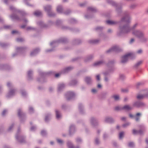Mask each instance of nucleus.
I'll return each instance as SVG.
<instances>
[{
	"mask_svg": "<svg viewBox=\"0 0 148 148\" xmlns=\"http://www.w3.org/2000/svg\"><path fill=\"white\" fill-rule=\"evenodd\" d=\"M105 63V61L103 60H101L95 62L92 65L95 67H97L103 65Z\"/></svg>",
	"mask_w": 148,
	"mask_h": 148,
	"instance_id": "nucleus-19",
	"label": "nucleus"
},
{
	"mask_svg": "<svg viewBox=\"0 0 148 148\" xmlns=\"http://www.w3.org/2000/svg\"><path fill=\"white\" fill-rule=\"evenodd\" d=\"M51 72H44L42 71H40L39 74L40 76V78H38L37 81L41 83H43L45 82L44 81V77L51 74Z\"/></svg>",
	"mask_w": 148,
	"mask_h": 148,
	"instance_id": "nucleus-10",
	"label": "nucleus"
},
{
	"mask_svg": "<svg viewBox=\"0 0 148 148\" xmlns=\"http://www.w3.org/2000/svg\"><path fill=\"white\" fill-rule=\"evenodd\" d=\"M134 146V144L132 142H130L128 144V146L130 147H132Z\"/></svg>",
	"mask_w": 148,
	"mask_h": 148,
	"instance_id": "nucleus-63",
	"label": "nucleus"
},
{
	"mask_svg": "<svg viewBox=\"0 0 148 148\" xmlns=\"http://www.w3.org/2000/svg\"><path fill=\"white\" fill-rule=\"evenodd\" d=\"M36 29L33 27L31 26H29L26 28V29L27 30H35Z\"/></svg>",
	"mask_w": 148,
	"mask_h": 148,
	"instance_id": "nucleus-53",
	"label": "nucleus"
},
{
	"mask_svg": "<svg viewBox=\"0 0 148 148\" xmlns=\"http://www.w3.org/2000/svg\"><path fill=\"white\" fill-rule=\"evenodd\" d=\"M78 83V82L76 80H73L71 81L69 83L70 86H75Z\"/></svg>",
	"mask_w": 148,
	"mask_h": 148,
	"instance_id": "nucleus-32",
	"label": "nucleus"
},
{
	"mask_svg": "<svg viewBox=\"0 0 148 148\" xmlns=\"http://www.w3.org/2000/svg\"><path fill=\"white\" fill-rule=\"evenodd\" d=\"M47 14L50 17L54 16L56 15V14L55 13L52 12V11H49V10H47Z\"/></svg>",
	"mask_w": 148,
	"mask_h": 148,
	"instance_id": "nucleus-40",
	"label": "nucleus"
},
{
	"mask_svg": "<svg viewBox=\"0 0 148 148\" xmlns=\"http://www.w3.org/2000/svg\"><path fill=\"white\" fill-rule=\"evenodd\" d=\"M33 71L32 70H29L27 72V76L29 79H31L32 78Z\"/></svg>",
	"mask_w": 148,
	"mask_h": 148,
	"instance_id": "nucleus-36",
	"label": "nucleus"
},
{
	"mask_svg": "<svg viewBox=\"0 0 148 148\" xmlns=\"http://www.w3.org/2000/svg\"><path fill=\"white\" fill-rule=\"evenodd\" d=\"M100 41L99 40L94 39L90 40V43H92L95 44H97Z\"/></svg>",
	"mask_w": 148,
	"mask_h": 148,
	"instance_id": "nucleus-45",
	"label": "nucleus"
},
{
	"mask_svg": "<svg viewBox=\"0 0 148 148\" xmlns=\"http://www.w3.org/2000/svg\"><path fill=\"white\" fill-rule=\"evenodd\" d=\"M115 62V61L114 60H111L109 61L108 64H107V66L108 67L110 66V65L113 64Z\"/></svg>",
	"mask_w": 148,
	"mask_h": 148,
	"instance_id": "nucleus-50",
	"label": "nucleus"
},
{
	"mask_svg": "<svg viewBox=\"0 0 148 148\" xmlns=\"http://www.w3.org/2000/svg\"><path fill=\"white\" fill-rule=\"evenodd\" d=\"M132 133L134 135L138 133L142 134L143 133V132L141 130L138 131L135 129H133L132 131Z\"/></svg>",
	"mask_w": 148,
	"mask_h": 148,
	"instance_id": "nucleus-39",
	"label": "nucleus"
},
{
	"mask_svg": "<svg viewBox=\"0 0 148 148\" xmlns=\"http://www.w3.org/2000/svg\"><path fill=\"white\" fill-rule=\"evenodd\" d=\"M11 11L13 13L11 15V18L13 20L16 21H20L21 19L17 15L16 13L19 12L18 10H17L13 6H10V11Z\"/></svg>",
	"mask_w": 148,
	"mask_h": 148,
	"instance_id": "nucleus-4",
	"label": "nucleus"
},
{
	"mask_svg": "<svg viewBox=\"0 0 148 148\" xmlns=\"http://www.w3.org/2000/svg\"><path fill=\"white\" fill-rule=\"evenodd\" d=\"M16 93V90L10 84V98L14 96Z\"/></svg>",
	"mask_w": 148,
	"mask_h": 148,
	"instance_id": "nucleus-18",
	"label": "nucleus"
},
{
	"mask_svg": "<svg viewBox=\"0 0 148 148\" xmlns=\"http://www.w3.org/2000/svg\"><path fill=\"white\" fill-rule=\"evenodd\" d=\"M142 63V61H139L136 63L134 66V67L135 68H137Z\"/></svg>",
	"mask_w": 148,
	"mask_h": 148,
	"instance_id": "nucleus-41",
	"label": "nucleus"
},
{
	"mask_svg": "<svg viewBox=\"0 0 148 148\" xmlns=\"http://www.w3.org/2000/svg\"><path fill=\"white\" fill-rule=\"evenodd\" d=\"M130 123L129 122H127L126 123L123 124L122 126L124 128L130 126Z\"/></svg>",
	"mask_w": 148,
	"mask_h": 148,
	"instance_id": "nucleus-52",
	"label": "nucleus"
},
{
	"mask_svg": "<svg viewBox=\"0 0 148 148\" xmlns=\"http://www.w3.org/2000/svg\"><path fill=\"white\" fill-rule=\"evenodd\" d=\"M105 121L107 123H111L114 122V120L111 118L106 117L105 119Z\"/></svg>",
	"mask_w": 148,
	"mask_h": 148,
	"instance_id": "nucleus-34",
	"label": "nucleus"
},
{
	"mask_svg": "<svg viewBox=\"0 0 148 148\" xmlns=\"http://www.w3.org/2000/svg\"><path fill=\"white\" fill-rule=\"evenodd\" d=\"M37 25L40 27L47 28V26L42 21H39L37 22Z\"/></svg>",
	"mask_w": 148,
	"mask_h": 148,
	"instance_id": "nucleus-23",
	"label": "nucleus"
},
{
	"mask_svg": "<svg viewBox=\"0 0 148 148\" xmlns=\"http://www.w3.org/2000/svg\"><path fill=\"white\" fill-rule=\"evenodd\" d=\"M54 24V23L51 21H48V24L47 25V27H48L53 25Z\"/></svg>",
	"mask_w": 148,
	"mask_h": 148,
	"instance_id": "nucleus-56",
	"label": "nucleus"
},
{
	"mask_svg": "<svg viewBox=\"0 0 148 148\" xmlns=\"http://www.w3.org/2000/svg\"><path fill=\"white\" fill-rule=\"evenodd\" d=\"M20 132V128H18V129L17 133L16 135V138L18 142L20 143H23L25 141V137L24 136L21 135Z\"/></svg>",
	"mask_w": 148,
	"mask_h": 148,
	"instance_id": "nucleus-7",
	"label": "nucleus"
},
{
	"mask_svg": "<svg viewBox=\"0 0 148 148\" xmlns=\"http://www.w3.org/2000/svg\"><path fill=\"white\" fill-rule=\"evenodd\" d=\"M87 10L88 12H96L97 11V10L96 8L92 7H88L87 8Z\"/></svg>",
	"mask_w": 148,
	"mask_h": 148,
	"instance_id": "nucleus-31",
	"label": "nucleus"
},
{
	"mask_svg": "<svg viewBox=\"0 0 148 148\" xmlns=\"http://www.w3.org/2000/svg\"><path fill=\"white\" fill-rule=\"evenodd\" d=\"M139 39L140 41L142 42H147L148 40V38L147 37H145L144 36L140 38Z\"/></svg>",
	"mask_w": 148,
	"mask_h": 148,
	"instance_id": "nucleus-35",
	"label": "nucleus"
},
{
	"mask_svg": "<svg viewBox=\"0 0 148 148\" xmlns=\"http://www.w3.org/2000/svg\"><path fill=\"white\" fill-rule=\"evenodd\" d=\"M114 71V69L112 67H111L108 70L105 71L103 73L104 76H110V74L112 73Z\"/></svg>",
	"mask_w": 148,
	"mask_h": 148,
	"instance_id": "nucleus-16",
	"label": "nucleus"
},
{
	"mask_svg": "<svg viewBox=\"0 0 148 148\" xmlns=\"http://www.w3.org/2000/svg\"><path fill=\"white\" fill-rule=\"evenodd\" d=\"M56 118L59 120L62 117V115L60 112H56Z\"/></svg>",
	"mask_w": 148,
	"mask_h": 148,
	"instance_id": "nucleus-33",
	"label": "nucleus"
},
{
	"mask_svg": "<svg viewBox=\"0 0 148 148\" xmlns=\"http://www.w3.org/2000/svg\"><path fill=\"white\" fill-rule=\"evenodd\" d=\"M65 87V85L63 83H60L58 84V91H60L63 90Z\"/></svg>",
	"mask_w": 148,
	"mask_h": 148,
	"instance_id": "nucleus-27",
	"label": "nucleus"
},
{
	"mask_svg": "<svg viewBox=\"0 0 148 148\" xmlns=\"http://www.w3.org/2000/svg\"><path fill=\"white\" fill-rule=\"evenodd\" d=\"M56 140L58 143L60 145H62L64 143V141L61 139H57Z\"/></svg>",
	"mask_w": 148,
	"mask_h": 148,
	"instance_id": "nucleus-51",
	"label": "nucleus"
},
{
	"mask_svg": "<svg viewBox=\"0 0 148 148\" xmlns=\"http://www.w3.org/2000/svg\"><path fill=\"white\" fill-rule=\"evenodd\" d=\"M44 9L45 11L47 13V10H49V11H51V6L50 5H46L44 7Z\"/></svg>",
	"mask_w": 148,
	"mask_h": 148,
	"instance_id": "nucleus-38",
	"label": "nucleus"
},
{
	"mask_svg": "<svg viewBox=\"0 0 148 148\" xmlns=\"http://www.w3.org/2000/svg\"><path fill=\"white\" fill-rule=\"evenodd\" d=\"M103 29V27H102L98 26L95 28V30L97 31H101Z\"/></svg>",
	"mask_w": 148,
	"mask_h": 148,
	"instance_id": "nucleus-54",
	"label": "nucleus"
},
{
	"mask_svg": "<svg viewBox=\"0 0 148 148\" xmlns=\"http://www.w3.org/2000/svg\"><path fill=\"white\" fill-rule=\"evenodd\" d=\"M27 49L26 47H17L16 48V52L12 55L13 57L16 56L17 55H22L25 52Z\"/></svg>",
	"mask_w": 148,
	"mask_h": 148,
	"instance_id": "nucleus-3",
	"label": "nucleus"
},
{
	"mask_svg": "<svg viewBox=\"0 0 148 148\" xmlns=\"http://www.w3.org/2000/svg\"><path fill=\"white\" fill-rule=\"evenodd\" d=\"M78 107L80 111H82L84 110V106L82 103H79Z\"/></svg>",
	"mask_w": 148,
	"mask_h": 148,
	"instance_id": "nucleus-42",
	"label": "nucleus"
},
{
	"mask_svg": "<svg viewBox=\"0 0 148 148\" xmlns=\"http://www.w3.org/2000/svg\"><path fill=\"white\" fill-rule=\"evenodd\" d=\"M68 41L67 39L65 38H61L58 40H54L51 42L50 45L51 46H55L59 43H65Z\"/></svg>",
	"mask_w": 148,
	"mask_h": 148,
	"instance_id": "nucleus-5",
	"label": "nucleus"
},
{
	"mask_svg": "<svg viewBox=\"0 0 148 148\" xmlns=\"http://www.w3.org/2000/svg\"><path fill=\"white\" fill-rule=\"evenodd\" d=\"M110 76H104V80L106 82H108Z\"/></svg>",
	"mask_w": 148,
	"mask_h": 148,
	"instance_id": "nucleus-57",
	"label": "nucleus"
},
{
	"mask_svg": "<svg viewBox=\"0 0 148 148\" xmlns=\"http://www.w3.org/2000/svg\"><path fill=\"white\" fill-rule=\"evenodd\" d=\"M114 110H123V106H117L115 107Z\"/></svg>",
	"mask_w": 148,
	"mask_h": 148,
	"instance_id": "nucleus-47",
	"label": "nucleus"
},
{
	"mask_svg": "<svg viewBox=\"0 0 148 148\" xmlns=\"http://www.w3.org/2000/svg\"><path fill=\"white\" fill-rule=\"evenodd\" d=\"M41 134L42 136H44L47 134V132L46 131L42 130L41 132Z\"/></svg>",
	"mask_w": 148,
	"mask_h": 148,
	"instance_id": "nucleus-64",
	"label": "nucleus"
},
{
	"mask_svg": "<svg viewBox=\"0 0 148 148\" xmlns=\"http://www.w3.org/2000/svg\"><path fill=\"white\" fill-rule=\"evenodd\" d=\"M61 108L62 110H65L67 108V106L65 104H63L61 106Z\"/></svg>",
	"mask_w": 148,
	"mask_h": 148,
	"instance_id": "nucleus-60",
	"label": "nucleus"
},
{
	"mask_svg": "<svg viewBox=\"0 0 148 148\" xmlns=\"http://www.w3.org/2000/svg\"><path fill=\"white\" fill-rule=\"evenodd\" d=\"M90 122L92 125L93 127H95L98 125V120L94 117L91 118Z\"/></svg>",
	"mask_w": 148,
	"mask_h": 148,
	"instance_id": "nucleus-20",
	"label": "nucleus"
},
{
	"mask_svg": "<svg viewBox=\"0 0 148 148\" xmlns=\"http://www.w3.org/2000/svg\"><path fill=\"white\" fill-rule=\"evenodd\" d=\"M112 98L114 99L115 101H118L119 100L120 97L118 95H114L112 96Z\"/></svg>",
	"mask_w": 148,
	"mask_h": 148,
	"instance_id": "nucleus-37",
	"label": "nucleus"
},
{
	"mask_svg": "<svg viewBox=\"0 0 148 148\" xmlns=\"http://www.w3.org/2000/svg\"><path fill=\"white\" fill-rule=\"evenodd\" d=\"M122 13L124 15V16L122 18L120 21L119 22V23H120L119 26L121 25H122L121 24L123 22H125L126 23H129L131 19L127 12H123ZM106 23L110 25H114L118 23L119 22L115 21L108 20L106 21Z\"/></svg>",
	"mask_w": 148,
	"mask_h": 148,
	"instance_id": "nucleus-2",
	"label": "nucleus"
},
{
	"mask_svg": "<svg viewBox=\"0 0 148 148\" xmlns=\"http://www.w3.org/2000/svg\"><path fill=\"white\" fill-rule=\"evenodd\" d=\"M40 51V49L39 48H36L31 52L30 54V56H35Z\"/></svg>",
	"mask_w": 148,
	"mask_h": 148,
	"instance_id": "nucleus-29",
	"label": "nucleus"
},
{
	"mask_svg": "<svg viewBox=\"0 0 148 148\" xmlns=\"http://www.w3.org/2000/svg\"><path fill=\"white\" fill-rule=\"evenodd\" d=\"M75 93L74 92L69 91L65 93V97L66 100L70 101L73 99L75 97Z\"/></svg>",
	"mask_w": 148,
	"mask_h": 148,
	"instance_id": "nucleus-6",
	"label": "nucleus"
},
{
	"mask_svg": "<svg viewBox=\"0 0 148 148\" xmlns=\"http://www.w3.org/2000/svg\"><path fill=\"white\" fill-rule=\"evenodd\" d=\"M34 14L36 16H40L42 15V12L40 11L37 10L34 12Z\"/></svg>",
	"mask_w": 148,
	"mask_h": 148,
	"instance_id": "nucleus-43",
	"label": "nucleus"
},
{
	"mask_svg": "<svg viewBox=\"0 0 148 148\" xmlns=\"http://www.w3.org/2000/svg\"><path fill=\"white\" fill-rule=\"evenodd\" d=\"M62 28L64 30H71V29L67 26H66L63 25L62 26Z\"/></svg>",
	"mask_w": 148,
	"mask_h": 148,
	"instance_id": "nucleus-55",
	"label": "nucleus"
},
{
	"mask_svg": "<svg viewBox=\"0 0 148 148\" xmlns=\"http://www.w3.org/2000/svg\"><path fill=\"white\" fill-rule=\"evenodd\" d=\"M18 116L20 119L21 122H22L23 119H25V115L23 113V112H18Z\"/></svg>",
	"mask_w": 148,
	"mask_h": 148,
	"instance_id": "nucleus-26",
	"label": "nucleus"
},
{
	"mask_svg": "<svg viewBox=\"0 0 148 148\" xmlns=\"http://www.w3.org/2000/svg\"><path fill=\"white\" fill-rule=\"evenodd\" d=\"M138 25V23H136L134 24L131 27H130L128 24H125L123 25H120L119 26V31L117 33V35L121 36L123 34H127L130 32L131 31L135 30V29Z\"/></svg>",
	"mask_w": 148,
	"mask_h": 148,
	"instance_id": "nucleus-1",
	"label": "nucleus"
},
{
	"mask_svg": "<svg viewBox=\"0 0 148 148\" xmlns=\"http://www.w3.org/2000/svg\"><path fill=\"white\" fill-rule=\"evenodd\" d=\"M93 58V55L92 54L88 55L85 58L84 61L86 62H88L92 60Z\"/></svg>",
	"mask_w": 148,
	"mask_h": 148,
	"instance_id": "nucleus-24",
	"label": "nucleus"
},
{
	"mask_svg": "<svg viewBox=\"0 0 148 148\" xmlns=\"http://www.w3.org/2000/svg\"><path fill=\"white\" fill-rule=\"evenodd\" d=\"M133 106L136 107L137 108H140L144 106H145V104L143 102L136 101L133 103Z\"/></svg>",
	"mask_w": 148,
	"mask_h": 148,
	"instance_id": "nucleus-17",
	"label": "nucleus"
},
{
	"mask_svg": "<svg viewBox=\"0 0 148 148\" xmlns=\"http://www.w3.org/2000/svg\"><path fill=\"white\" fill-rule=\"evenodd\" d=\"M21 93L22 95L23 96H25L27 95V93L24 90H21Z\"/></svg>",
	"mask_w": 148,
	"mask_h": 148,
	"instance_id": "nucleus-62",
	"label": "nucleus"
},
{
	"mask_svg": "<svg viewBox=\"0 0 148 148\" xmlns=\"http://www.w3.org/2000/svg\"><path fill=\"white\" fill-rule=\"evenodd\" d=\"M16 40L18 42H22L24 40V39L21 38H19L16 39Z\"/></svg>",
	"mask_w": 148,
	"mask_h": 148,
	"instance_id": "nucleus-58",
	"label": "nucleus"
},
{
	"mask_svg": "<svg viewBox=\"0 0 148 148\" xmlns=\"http://www.w3.org/2000/svg\"><path fill=\"white\" fill-rule=\"evenodd\" d=\"M133 55L132 53H128L122 57L121 58V62L122 64L127 63L128 60V58Z\"/></svg>",
	"mask_w": 148,
	"mask_h": 148,
	"instance_id": "nucleus-13",
	"label": "nucleus"
},
{
	"mask_svg": "<svg viewBox=\"0 0 148 148\" xmlns=\"http://www.w3.org/2000/svg\"><path fill=\"white\" fill-rule=\"evenodd\" d=\"M40 51V49L39 48H36L31 52L30 54V56H35Z\"/></svg>",
	"mask_w": 148,
	"mask_h": 148,
	"instance_id": "nucleus-28",
	"label": "nucleus"
},
{
	"mask_svg": "<svg viewBox=\"0 0 148 148\" xmlns=\"http://www.w3.org/2000/svg\"><path fill=\"white\" fill-rule=\"evenodd\" d=\"M76 140L77 143H81L82 141L81 138L79 137L77 138L76 139Z\"/></svg>",
	"mask_w": 148,
	"mask_h": 148,
	"instance_id": "nucleus-61",
	"label": "nucleus"
},
{
	"mask_svg": "<svg viewBox=\"0 0 148 148\" xmlns=\"http://www.w3.org/2000/svg\"><path fill=\"white\" fill-rule=\"evenodd\" d=\"M67 144L69 148H79L78 146L74 147L72 142L69 141H67Z\"/></svg>",
	"mask_w": 148,
	"mask_h": 148,
	"instance_id": "nucleus-30",
	"label": "nucleus"
},
{
	"mask_svg": "<svg viewBox=\"0 0 148 148\" xmlns=\"http://www.w3.org/2000/svg\"><path fill=\"white\" fill-rule=\"evenodd\" d=\"M73 42L75 44H79L82 42V41L79 39H76L73 40Z\"/></svg>",
	"mask_w": 148,
	"mask_h": 148,
	"instance_id": "nucleus-46",
	"label": "nucleus"
},
{
	"mask_svg": "<svg viewBox=\"0 0 148 148\" xmlns=\"http://www.w3.org/2000/svg\"><path fill=\"white\" fill-rule=\"evenodd\" d=\"M51 118V116L50 114H48L46 115L45 120L46 122H48Z\"/></svg>",
	"mask_w": 148,
	"mask_h": 148,
	"instance_id": "nucleus-48",
	"label": "nucleus"
},
{
	"mask_svg": "<svg viewBox=\"0 0 148 148\" xmlns=\"http://www.w3.org/2000/svg\"><path fill=\"white\" fill-rule=\"evenodd\" d=\"M143 94H138L137 95L136 98L138 100L143 99L145 97H148V89H146L142 91Z\"/></svg>",
	"mask_w": 148,
	"mask_h": 148,
	"instance_id": "nucleus-8",
	"label": "nucleus"
},
{
	"mask_svg": "<svg viewBox=\"0 0 148 148\" xmlns=\"http://www.w3.org/2000/svg\"><path fill=\"white\" fill-rule=\"evenodd\" d=\"M100 38L103 39H104L106 38L105 35L103 33H102L99 35Z\"/></svg>",
	"mask_w": 148,
	"mask_h": 148,
	"instance_id": "nucleus-59",
	"label": "nucleus"
},
{
	"mask_svg": "<svg viewBox=\"0 0 148 148\" xmlns=\"http://www.w3.org/2000/svg\"><path fill=\"white\" fill-rule=\"evenodd\" d=\"M133 106L130 105H126L123 106V110H132Z\"/></svg>",
	"mask_w": 148,
	"mask_h": 148,
	"instance_id": "nucleus-25",
	"label": "nucleus"
},
{
	"mask_svg": "<svg viewBox=\"0 0 148 148\" xmlns=\"http://www.w3.org/2000/svg\"><path fill=\"white\" fill-rule=\"evenodd\" d=\"M132 33V35L139 39L145 35L144 32L138 29L133 31Z\"/></svg>",
	"mask_w": 148,
	"mask_h": 148,
	"instance_id": "nucleus-9",
	"label": "nucleus"
},
{
	"mask_svg": "<svg viewBox=\"0 0 148 148\" xmlns=\"http://www.w3.org/2000/svg\"><path fill=\"white\" fill-rule=\"evenodd\" d=\"M141 115V114L140 113H137L135 115V119L136 121H138L139 120L140 118V116Z\"/></svg>",
	"mask_w": 148,
	"mask_h": 148,
	"instance_id": "nucleus-44",
	"label": "nucleus"
},
{
	"mask_svg": "<svg viewBox=\"0 0 148 148\" xmlns=\"http://www.w3.org/2000/svg\"><path fill=\"white\" fill-rule=\"evenodd\" d=\"M73 69V67L71 66L68 67L64 69L61 71L60 73H57L55 74V77H58L59 76L61 73H67L72 69Z\"/></svg>",
	"mask_w": 148,
	"mask_h": 148,
	"instance_id": "nucleus-15",
	"label": "nucleus"
},
{
	"mask_svg": "<svg viewBox=\"0 0 148 148\" xmlns=\"http://www.w3.org/2000/svg\"><path fill=\"white\" fill-rule=\"evenodd\" d=\"M121 49L118 46H116L112 47L106 51V53H110L112 52H118L121 51Z\"/></svg>",
	"mask_w": 148,
	"mask_h": 148,
	"instance_id": "nucleus-11",
	"label": "nucleus"
},
{
	"mask_svg": "<svg viewBox=\"0 0 148 148\" xmlns=\"http://www.w3.org/2000/svg\"><path fill=\"white\" fill-rule=\"evenodd\" d=\"M76 131L75 126L73 125H71L69 128V134L71 135L74 134Z\"/></svg>",
	"mask_w": 148,
	"mask_h": 148,
	"instance_id": "nucleus-22",
	"label": "nucleus"
},
{
	"mask_svg": "<svg viewBox=\"0 0 148 148\" xmlns=\"http://www.w3.org/2000/svg\"><path fill=\"white\" fill-rule=\"evenodd\" d=\"M57 11L58 12L60 13H63L66 15H68L69 14L71 11L70 10H68L66 11H64L62 6L61 5H58L57 8Z\"/></svg>",
	"mask_w": 148,
	"mask_h": 148,
	"instance_id": "nucleus-14",
	"label": "nucleus"
},
{
	"mask_svg": "<svg viewBox=\"0 0 148 148\" xmlns=\"http://www.w3.org/2000/svg\"><path fill=\"white\" fill-rule=\"evenodd\" d=\"M84 81L88 85L91 84L93 82L91 77L89 76L86 77L84 78Z\"/></svg>",
	"mask_w": 148,
	"mask_h": 148,
	"instance_id": "nucleus-21",
	"label": "nucleus"
},
{
	"mask_svg": "<svg viewBox=\"0 0 148 148\" xmlns=\"http://www.w3.org/2000/svg\"><path fill=\"white\" fill-rule=\"evenodd\" d=\"M69 22L71 23H75L77 22V21L73 18H71L69 20Z\"/></svg>",
	"mask_w": 148,
	"mask_h": 148,
	"instance_id": "nucleus-49",
	"label": "nucleus"
},
{
	"mask_svg": "<svg viewBox=\"0 0 148 148\" xmlns=\"http://www.w3.org/2000/svg\"><path fill=\"white\" fill-rule=\"evenodd\" d=\"M106 1L108 3L112 5L116 6V10L117 12L118 15H121V7L118 8L117 7L118 5L115 2L112 0H106Z\"/></svg>",
	"mask_w": 148,
	"mask_h": 148,
	"instance_id": "nucleus-12",
	"label": "nucleus"
}]
</instances>
